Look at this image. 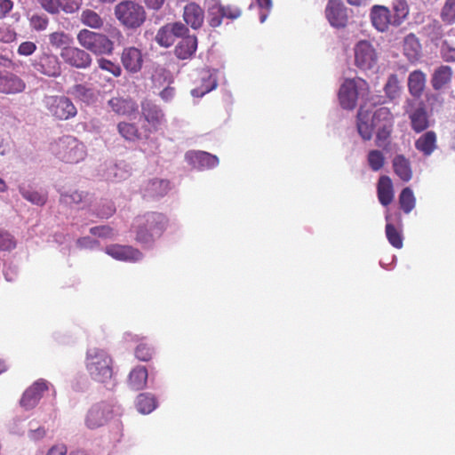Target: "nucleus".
<instances>
[{
  "mask_svg": "<svg viewBox=\"0 0 455 455\" xmlns=\"http://www.w3.org/2000/svg\"><path fill=\"white\" fill-rule=\"evenodd\" d=\"M394 116L388 108L381 107L374 111L361 107L357 115V130L364 140H369L376 131L377 144L381 146L389 137Z\"/></svg>",
  "mask_w": 455,
  "mask_h": 455,
  "instance_id": "f257e3e1",
  "label": "nucleus"
},
{
  "mask_svg": "<svg viewBox=\"0 0 455 455\" xmlns=\"http://www.w3.org/2000/svg\"><path fill=\"white\" fill-rule=\"evenodd\" d=\"M168 226V218L160 212H149L137 216L132 226L135 240L146 248L153 246Z\"/></svg>",
  "mask_w": 455,
  "mask_h": 455,
  "instance_id": "f03ea898",
  "label": "nucleus"
},
{
  "mask_svg": "<svg viewBox=\"0 0 455 455\" xmlns=\"http://www.w3.org/2000/svg\"><path fill=\"white\" fill-rule=\"evenodd\" d=\"M113 359L105 349L90 347L86 351L84 365L91 379L102 384H109L113 379Z\"/></svg>",
  "mask_w": 455,
  "mask_h": 455,
  "instance_id": "7ed1b4c3",
  "label": "nucleus"
},
{
  "mask_svg": "<svg viewBox=\"0 0 455 455\" xmlns=\"http://www.w3.org/2000/svg\"><path fill=\"white\" fill-rule=\"evenodd\" d=\"M369 94L368 83L360 77L347 78L340 85L339 101L345 109H354L357 100H366Z\"/></svg>",
  "mask_w": 455,
  "mask_h": 455,
  "instance_id": "20e7f679",
  "label": "nucleus"
},
{
  "mask_svg": "<svg viewBox=\"0 0 455 455\" xmlns=\"http://www.w3.org/2000/svg\"><path fill=\"white\" fill-rule=\"evenodd\" d=\"M117 20L128 29H136L146 20V12L142 5L135 1L124 0L115 7Z\"/></svg>",
  "mask_w": 455,
  "mask_h": 455,
  "instance_id": "39448f33",
  "label": "nucleus"
},
{
  "mask_svg": "<svg viewBox=\"0 0 455 455\" xmlns=\"http://www.w3.org/2000/svg\"><path fill=\"white\" fill-rule=\"evenodd\" d=\"M52 151L66 163H78L86 156L85 146L73 136H63L52 145Z\"/></svg>",
  "mask_w": 455,
  "mask_h": 455,
  "instance_id": "423d86ee",
  "label": "nucleus"
},
{
  "mask_svg": "<svg viewBox=\"0 0 455 455\" xmlns=\"http://www.w3.org/2000/svg\"><path fill=\"white\" fill-rule=\"evenodd\" d=\"M79 44L96 55L111 54L114 50L113 42L105 35L82 29L77 34Z\"/></svg>",
  "mask_w": 455,
  "mask_h": 455,
  "instance_id": "0eeeda50",
  "label": "nucleus"
},
{
  "mask_svg": "<svg viewBox=\"0 0 455 455\" xmlns=\"http://www.w3.org/2000/svg\"><path fill=\"white\" fill-rule=\"evenodd\" d=\"M354 63L363 72L374 73L378 68L379 54L373 44L367 40H360L354 46Z\"/></svg>",
  "mask_w": 455,
  "mask_h": 455,
  "instance_id": "6e6552de",
  "label": "nucleus"
},
{
  "mask_svg": "<svg viewBox=\"0 0 455 455\" xmlns=\"http://www.w3.org/2000/svg\"><path fill=\"white\" fill-rule=\"evenodd\" d=\"M43 103L48 114L59 120H68L77 114V109L71 100L63 95L45 96Z\"/></svg>",
  "mask_w": 455,
  "mask_h": 455,
  "instance_id": "1a4fd4ad",
  "label": "nucleus"
},
{
  "mask_svg": "<svg viewBox=\"0 0 455 455\" xmlns=\"http://www.w3.org/2000/svg\"><path fill=\"white\" fill-rule=\"evenodd\" d=\"M120 407L109 403H99L92 405L85 418V425L91 429L100 427L107 424L114 416L120 413Z\"/></svg>",
  "mask_w": 455,
  "mask_h": 455,
  "instance_id": "9d476101",
  "label": "nucleus"
},
{
  "mask_svg": "<svg viewBox=\"0 0 455 455\" xmlns=\"http://www.w3.org/2000/svg\"><path fill=\"white\" fill-rule=\"evenodd\" d=\"M32 67L41 75L57 78L62 72L61 62L52 53H43L31 62Z\"/></svg>",
  "mask_w": 455,
  "mask_h": 455,
  "instance_id": "9b49d317",
  "label": "nucleus"
},
{
  "mask_svg": "<svg viewBox=\"0 0 455 455\" xmlns=\"http://www.w3.org/2000/svg\"><path fill=\"white\" fill-rule=\"evenodd\" d=\"M188 33V28L181 22L166 24L159 28L156 36V43L163 47L172 46L176 38L184 36Z\"/></svg>",
  "mask_w": 455,
  "mask_h": 455,
  "instance_id": "f8f14e48",
  "label": "nucleus"
},
{
  "mask_svg": "<svg viewBox=\"0 0 455 455\" xmlns=\"http://www.w3.org/2000/svg\"><path fill=\"white\" fill-rule=\"evenodd\" d=\"M26 82L18 75L5 69H0V93L16 95L25 92Z\"/></svg>",
  "mask_w": 455,
  "mask_h": 455,
  "instance_id": "ddd939ff",
  "label": "nucleus"
},
{
  "mask_svg": "<svg viewBox=\"0 0 455 455\" xmlns=\"http://www.w3.org/2000/svg\"><path fill=\"white\" fill-rule=\"evenodd\" d=\"M60 55L66 64L76 68L84 69L90 67L92 63L91 55L84 50L77 47L69 45L68 48L60 51Z\"/></svg>",
  "mask_w": 455,
  "mask_h": 455,
  "instance_id": "4468645a",
  "label": "nucleus"
},
{
  "mask_svg": "<svg viewBox=\"0 0 455 455\" xmlns=\"http://www.w3.org/2000/svg\"><path fill=\"white\" fill-rule=\"evenodd\" d=\"M171 189L170 182L163 179H150L140 187V194L146 199H159L167 195Z\"/></svg>",
  "mask_w": 455,
  "mask_h": 455,
  "instance_id": "2eb2a0df",
  "label": "nucleus"
},
{
  "mask_svg": "<svg viewBox=\"0 0 455 455\" xmlns=\"http://www.w3.org/2000/svg\"><path fill=\"white\" fill-rule=\"evenodd\" d=\"M325 15L334 28H344L347 25V8L341 0H329L325 8Z\"/></svg>",
  "mask_w": 455,
  "mask_h": 455,
  "instance_id": "dca6fc26",
  "label": "nucleus"
},
{
  "mask_svg": "<svg viewBox=\"0 0 455 455\" xmlns=\"http://www.w3.org/2000/svg\"><path fill=\"white\" fill-rule=\"evenodd\" d=\"M105 252L120 261L138 262L143 259L140 251L128 245L111 244L105 248Z\"/></svg>",
  "mask_w": 455,
  "mask_h": 455,
  "instance_id": "f3484780",
  "label": "nucleus"
},
{
  "mask_svg": "<svg viewBox=\"0 0 455 455\" xmlns=\"http://www.w3.org/2000/svg\"><path fill=\"white\" fill-rule=\"evenodd\" d=\"M185 159L197 170L210 169L219 164V158L205 151H188L185 155Z\"/></svg>",
  "mask_w": 455,
  "mask_h": 455,
  "instance_id": "a211bd4d",
  "label": "nucleus"
},
{
  "mask_svg": "<svg viewBox=\"0 0 455 455\" xmlns=\"http://www.w3.org/2000/svg\"><path fill=\"white\" fill-rule=\"evenodd\" d=\"M370 19L373 28L379 32H387L393 26L390 10L384 5H373L371 8Z\"/></svg>",
  "mask_w": 455,
  "mask_h": 455,
  "instance_id": "6ab92c4d",
  "label": "nucleus"
},
{
  "mask_svg": "<svg viewBox=\"0 0 455 455\" xmlns=\"http://www.w3.org/2000/svg\"><path fill=\"white\" fill-rule=\"evenodd\" d=\"M408 114L411 129L417 132H422L430 126V120L427 111L422 103H419L411 109H405Z\"/></svg>",
  "mask_w": 455,
  "mask_h": 455,
  "instance_id": "aec40b11",
  "label": "nucleus"
},
{
  "mask_svg": "<svg viewBox=\"0 0 455 455\" xmlns=\"http://www.w3.org/2000/svg\"><path fill=\"white\" fill-rule=\"evenodd\" d=\"M48 389V382L38 379L33 383L23 394L20 404L26 410L34 408L41 399L44 391Z\"/></svg>",
  "mask_w": 455,
  "mask_h": 455,
  "instance_id": "412c9836",
  "label": "nucleus"
},
{
  "mask_svg": "<svg viewBox=\"0 0 455 455\" xmlns=\"http://www.w3.org/2000/svg\"><path fill=\"white\" fill-rule=\"evenodd\" d=\"M121 61L127 71L131 73L139 72L143 64L141 51L134 46L124 48L121 55Z\"/></svg>",
  "mask_w": 455,
  "mask_h": 455,
  "instance_id": "4be33fe9",
  "label": "nucleus"
},
{
  "mask_svg": "<svg viewBox=\"0 0 455 455\" xmlns=\"http://www.w3.org/2000/svg\"><path fill=\"white\" fill-rule=\"evenodd\" d=\"M68 93L76 100L89 105L97 101L100 91L92 84H77L68 90Z\"/></svg>",
  "mask_w": 455,
  "mask_h": 455,
  "instance_id": "5701e85b",
  "label": "nucleus"
},
{
  "mask_svg": "<svg viewBox=\"0 0 455 455\" xmlns=\"http://www.w3.org/2000/svg\"><path fill=\"white\" fill-rule=\"evenodd\" d=\"M131 167L124 162L106 164L103 170V178L111 182H119L128 179L131 175Z\"/></svg>",
  "mask_w": 455,
  "mask_h": 455,
  "instance_id": "b1692460",
  "label": "nucleus"
},
{
  "mask_svg": "<svg viewBox=\"0 0 455 455\" xmlns=\"http://www.w3.org/2000/svg\"><path fill=\"white\" fill-rule=\"evenodd\" d=\"M141 112L145 120L156 130L165 122L162 108L150 100L142 101Z\"/></svg>",
  "mask_w": 455,
  "mask_h": 455,
  "instance_id": "393cba45",
  "label": "nucleus"
},
{
  "mask_svg": "<svg viewBox=\"0 0 455 455\" xmlns=\"http://www.w3.org/2000/svg\"><path fill=\"white\" fill-rule=\"evenodd\" d=\"M183 19L193 29H198L204 23V12L197 4L189 3L184 7Z\"/></svg>",
  "mask_w": 455,
  "mask_h": 455,
  "instance_id": "a878e982",
  "label": "nucleus"
},
{
  "mask_svg": "<svg viewBox=\"0 0 455 455\" xmlns=\"http://www.w3.org/2000/svg\"><path fill=\"white\" fill-rule=\"evenodd\" d=\"M415 148L424 156H430L437 148V136L434 131H427L415 140Z\"/></svg>",
  "mask_w": 455,
  "mask_h": 455,
  "instance_id": "bb28decb",
  "label": "nucleus"
},
{
  "mask_svg": "<svg viewBox=\"0 0 455 455\" xmlns=\"http://www.w3.org/2000/svg\"><path fill=\"white\" fill-rule=\"evenodd\" d=\"M175 47V55L180 60H187L193 56L197 49L196 36L185 35Z\"/></svg>",
  "mask_w": 455,
  "mask_h": 455,
  "instance_id": "cd10ccee",
  "label": "nucleus"
},
{
  "mask_svg": "<svg viewBox=\"0 0 455 455\" xmlns=\"http://www.w3.org/2000/svg\"><path fill=\"white\" fill-rule=\"evenodd\" d=\"M108 107L117 115L130 116L137 111L136 103L131 99L114 97L108 101Z\"/></svg>",
  "mask_w": 455,
  "mask_h": 455,
  "instance_id": "c85d7f7f",
  "label": "nucleus"
},
{
  "mask_svg": "<svg viewBox=\"0 0 455 455\" xmlns=\"http://www.w3.org/2000/svg\"><path fill=\"white\" fill-rule=\"evenodd\" d=\"M378 198L383 206H387L394 199L393 183L387 176H381L379 180Z\"/></svg>",
  "mask_w": 455,
  "mask_h": 455,
  "instance_id": "c756f323",
  "label": "nucleus"
},
{
  "mask_svg": "<svg viewBox=\"0 0 455 455\" xmlns=\"http://www.w3.org/2000/svg\"><path fill=\"white\" fill-rule=\"evenodd\" d=\"M162 78L164 79V81L169 82L170 74L168 72H166L164 69H160V70L156 71V73L153 75V77H152L155 87L162 85V83H161ZM159 96L164 101L170 102L171 100H172V99L175 96V89L173 87L170 86V84H168L159 92Z\"/></svg>",
  "mask_w": 455,
  "mask_h": 455,
  "instance_id": "7c9ffc66",
  "label": "nucleus"
},
{
  "mask_svg": "<svg viewBox=\"0 0 455 455\" xmlns=\"http://www.w3.org/2000/svg\"><path fill=\"white\" fill-rule=\"evenodd\" d=\"M148 373L145 366H136L128 377V385L133 390H142L146 387Z\"/></svg>",
  "mask_w": 455,
  "mask_h": 455,
  "instance_id": "2f4dec72",
  "label": "nucleus"
},
{
  "mask_svg": "<svg viewBox=\"0 0 455 455\" xmlns=\"http://www.w3.org/2000/svg\"><path fill=\"white\" fill-rule=\"evenodd\" d=\"M453 72L449 66H441L437 68L431 78V84L435 90L444 88L451 81Z\"/></svg>",
  "mask_w": 455,
  "mask_h": 455,
  "instance_id": "473e14b6",
  "label": "nucleus"
},
{
  "mask_svg": "<svg viewBox=\"0 0 455 455\" xmlns=\"http://www.w3.org/2000/svg\"><path fill=\"white\" fill-rule=\"evenodd\" d=\"M426 75L420 70H414L409 75L408 88L414 97H420L426 86Z\"/></svg>",
  "mask_w": 455,
  "mask_h": 455,
  "instance_id": "72a5a7b5",
  "label": "nucleus"
},
{
  "mask_svg": "<svg viewBox=\"0 0 455 455\" xmlns=\"http://www.w3.org/2000/svg\"><path fill=\"white\" fill-rule=\"evenodd\" d=\"M395 174L403 181H409L412 177L410 161L402 155L396 156L393 160Z\"/></svg>",
  "mask_w": 455,
  "mask_h": 455,
  "instance_id": "f704fd0d",
  "label": "nucleus"
},
{
  "mask_svg": "<svg viewBox=\"0 0 455 455\" xmlns=\"http://www.w3.org/2000/svg\"><path fill=\"white\" fill-rule=\"evenodd\" d=\"M202 85L191 91L193 97H203L204 94L212 92L217 87V78L210 71H205L201 76Z\"/></svg>",
  "mask_w": 455,
  "mask_h": 455,
  "instance_id": "c9c22d12",
  "label": "nucleus"
},
{
  "mask_svg": "<svg viewBox=\"0 0 455 455\" xmlns=\"http://www.w3.org/2000/svg\"><path fill=\"white\" fill-rule=\"evenodd\" d=\"M205 5L209 15L210 25L213 28L220 26L223 19L222 12H224V6L221 5L220 1L207 0Z\"/></svg>",
  "mask_w": 455,
  "mask_h": 455,
  "instance_id": "e433bc0d",
  "label": "nucleus"
},
{
  "mask_svg": "<svg viewBox=\"0 0 455 455\" xmlns=\"http://www.w3.org/2000/svg\"><path fill=\"white\" fill-rule=\"evenodd\" d=\"M18 189L22 197L33 204L41 206L46 203L47 194L44 191L34 190L24 184L19 185Z\"/></svg>",
  "mask_w": 455,
  "mask_h": 455,
  "instance_id": "4c0bfd02",
  "label": "nucleus"
},
{
  "mask_svg": "<svg viewBox=\"0 0 455 455\" xmlns=\"http://www.w3.org/2000/svg\"><path fill=\"white\" fill-rule=\"evenodd\" d=\"M136 407L140 413L148 414L157 407V402L154 395L142 393L137 397Z\"/></svg>",
  "mask_w": 455,
  "mask_h": 455,
  "instance_id": "58836bf2",
  "label": "nucleus"
},
{
  "mask_svg": "<svg viewBox=\"0 0 455 455\" xmlns=\"http://www.w3.org/2000/svg\"><path fill=\"white\" fill-rule=\"evenodd\" d=\"M47 37L50 45L55 49H60V51L68 48L73 43V37L64 31L50 33Z\"/></svg>",
  "mask_w": 455,
  "mask_h": 455,
  "instance_id": "ea45409f",
  "label": "nucleus"
},
{
  "mask_svg": "<svg viewBox=\"0 0 455 455\" xmlns=\"http://www.w3.org/2000/svg\"><path fill=\"white\" fill-rule=\"evenodd\" d=\"M386 235L388 242L395 248L400 249L403 247V236L401 230L395 228L390 220V214L386 213Z\"/></svg>",
  "mask_w": 455,
  "mask_h": 455,
  "instance_id": "a19ab883",
  "label": "nucleus"
},
{
  "mask_svg": "<svg viewBox=\"0 0 455 455\" xmlns=\"http://www.w3.org/2000/svg\"><path fill=\"white\" fill-rule=\"evenodd\" d=\"M393 14H391L393 26H400L409 14V6L404 0H395L393 3Z\"/></svg>",
  "mask_w": 455,
  "mask_h": 455,
  "instance_id": "79ce46f5",
  "label": "nucleus"
},
{
  "mask_svg": "<svg viewBox=\"0 0 455 455\" xmlns=\"http://www.w3.org/2000/svg\"><path fill=\"white\" fill-rule=\"evenodd\" d=\"M403 52L410 60L418 59L420 52V44L413 34H410L404 38Z\"/></svg>",
  "mask_w": 455,
  "mask_h": 455,
  "instance_id": "37998d69",
  "label": "nucleus"
},
{
  "mask_svg": "<svg viewBox=\"0 0 455 455\" xmlns=\"http://www.w3.org/2000/svg\"><path fill=\"white\" fill-rule=\"evenodd\" d=\"M80 20L84 26L90 27L93 29H99L104 24L103 19L100 15L90 9H86L82 12Z\"/></svg>",
  "mask_w": 455,
  "mask_h": 455,
  "instance_id": "c03bdc74",
  "label": "nucleus"
},
{
  "mask_svg": "<svg viewBox=\"0 0 455 455\" xmlns=\"http://www.w3.org/2000/svg\"><path fill=\"white\" fill-rule=\"evenodd\" d=\"M402 87L400 85V81L398 79L397 75L392 74L388 76L387 83L384 85V92L386 97L394 100L400 97Z\"/></svg>",
  "mask_w": 455,
  "mask_h": 455,
  "instance_id": "a18cd8bd",
  "label": "nucleus"
},
{
  "mask_svg": "<svg viewBox=\"0 0 455 455\" xmlns=\"http://www.w3.org/2000/svg\"><path fill=\"white\" fill-rule=\"evenodd\" d=\"M416 199L412 190L405 188L399 196V204L405 213H410L415 207Z\"/></svg>",
  "mask_w": 455,
  "mask_h": 455,
  "instance_id": "49530a36",
  "label": "nucleus"
},
{
  "mask_svg": "<svg viewBox=\"0 0 455 455\" xmlns=\"http://www.w3.org/2000/svg\"><path fill=\"white\" fill-rule=\"evenodd\" d=\"M118 132L127 140H135L138 139V129L137 127L129 123L121 122L117 125Z\"/></svg>",
  "mask_w": 455,
  "mask_h": 455,
  "instance_id": "de8ad7c7",
  "label": "nucleus"
},
{
  "mask_svg": "<svg viewBox=\"0 0 455 455\" xmlns=\"http://www.w3.org/2000/svg\"><path fill=\"white\" fill-rule=\"evenodd\" d=\"M441 19L446 24L455 22V0H446L441 11Z\"/></svg>",
  "mask_w": 455,
  "mask_h": 455,
  "instance_id": "09e8293b",
  "label": "nucleus"
},
{
  "mask_svg": "<svg viewBox=\"0 0 455 455\" xmlns=\"http://www.w3.org/2000/svg\"><path fill=\"white\" fill-rule=\"evenodd\" d=\"M385 163V157L381 151L371 150L368 154V164L372 171H379Z\"/></svg>",
  "mask_w": 455,
  "mask_h": 455,
  "instance_id": "8fccbe9b",
  "label": "nucleus"
},
{
  "mask_svg": "<svg viewBox=\"0 0 455 455\" xmlns=\"http://www.w3.org/2000/svg\"><path fill=\"white\" fill-rule=\"evenodd\" d=\"M254 3L257 4L258 8L259 9V21L261 23H263L267 20L269 12L272 9L273 2H272V0H254L251 4L250 8L252 7Z\"/></svg>",
  "mask_w": 455,
  "mask_h": 455,
  "instance_id": "3c124183",
  "label": "nucleus"
},
{
  "mask_svg": "<svg viewBox=\"0 0 455 455\" xmlns=\"http://www.w3.org/2000/svg\"><path fill=\"white\" fill-rule=\"evenodd\" d=\"M15 247L14 237L9 232L0 229V251H12Z\"/></svg>",
  "mask_w": 455,
  "mask_h": 455,
  "instance_id": "603ef678",
  "label": "nucleus"
},
{
  "mask_svg": "<svg viewBox=\"0 0 455 455\" xmlns=\"http://www.w3.org/2000/svg\"><path fill=\"white\" fill-rule=\"evenodd\" d=\"M49 20L44 15L34 14L30 18V26L36 31H44L47 28Z\"/></svg>",
  "mask_w": 455,
  "mask_h": 455,
  "instance_id": "864d4df0",
  "label": "nucleus"
},
{
  "mask_svg": "<svg viewBox=\"0 0 455 455\" xmlns=\"http://www.w3.org/2000/svg\"><path fill=\"white\" fill-rule=\"evenodd\" d=\"M83 200V194L78 191L65 192L60 195V202L67 204L72 205L80 203Z\"/></svg>",
  "mask_w": 455,
  "mask_h": 455,
  "instance_id": "5fc2aeb1",
  "label": "nucleus"
},
{
  "mask_svg": "<svg viewBox=\"0 0 455 455\" xmlns=\"http://www.w3.org/2000/svg\"><path fill=\"white\" fill-rule=\"evenodd\" d=\"M98 64H99V67L102 70L108 71L115 76L117 77V76H121V73H122L121 68L118 65L112 62L111 60L101 58V59L98 60Z\"/></svg>",
  "mask_w": 455,
  "mask_h": 455,
  "instance_id": "6e6d98bb",
  "label": "nucleus"
},
{
  "mask_svg": "<svg viewBox=\"0 0 455 455\" xmlns=\"http://www.w3.org/2000/svg\"><path fill=\"white\" fill-rule=\"evenodd\" d=\"M153 354V349L146 343H140L135 348V356L140 361H148Z\"/></svg>",
  "mask_w": 455,
  "mask_h": 455,
  "instance_id": "4d7b16f0",
  "label": "nucleus"
},
{
  "mask_svg": "<svg viewBox=\"0 0 455 455\" xmlns=\"http://www.w3.org/2000/svg\"><path fill=\"white\" fill-rule=\"evenodd\" d=\"M42 8L52 14H57L60 11V0H38Z\"/></svg>",
  "mask_w": 455,
  "mask_h": 455,
  "instance_id": "13d9d810",
  "label": "nucleus"
},
{
  "mask_svg": "<svg viewBox=\"0 0 455 455\" xmlns=\"http://www.w3.org/2000/svg\"><path fill=\"white\" fill-rule=\"evenodd\" d=\"M81 2L78 0H60V10L66 13H74L80 9Z\"/></svg>",
  "mask_w": 455,
  "mask_h": 455,
  "instance_id": "bf43d9fd",
  "label": "nucleus"
},
{
  "mask_svg": "<svg viewBox=\"0 0 455 455\" xmlns=\"http://www.w3.org/2000/svg\"><path fill=\"white\" fill-rule=\"evenodd\" d=\"M36 48L34 42L26 41L19 45L17 52L20 56H30L36 51Z\"/></svg>",
  "mask_w": 455,
  "mask_h": 455,
  "instance_id": "052dcab7",
  "label": "nucleus"
},
{
  "mask_svg": "<svg viewBox=\"0 0 455 455\" xmlns=\"http://www.w3.org/2000/svg\"><path fill=\"white\" fill-rule=\"evenodd\" d=\"M90 233L103 238L112 237L114 235L113 229L108 226L93 227L90 229Z\"/></svg>",
  "mask_w": 455,
  "mask_h": 455,
  "instance_id": "680f3d73",
  "label": "nucleus"
},
{
  "mask_svg": "<svg viewBox=\"0 0 455 455\" xmlns=\"http://www.w3.org/2000/svg\"><path fill=\"white\" fill-rule=\"evenodd\" d=\"M76 244L81 249H95L99 246V242L91 237L85 236L77 240Z\"/></svg>",
  "mask_w": 455,
  "mask_h": 455,
  "instance_id": "e2e57ef3",
  "label": "nucleus"
},
{
  "mask_svg": "<svg viewBox=\"0 0 455 455\" xmlns=\"http://www.w3.org/2000/svg\"><path fill=\"white\" fill-rule=\"evenodd\" d=\"M17 39V33L10 28L0 30V41L5 44L14 42Z\"/></svg>",
  "mask_w": 455,
  "mask_h": 455,
  "instance_id": "0e129e2a",
  "label": "nucleus"
},
{
  "mask_svg": "<svg viewBox=\"0 0 455 455\" xmlns=\"http://www.w3.org/2000/svg\"><path fill=\"white\" fill-rule=\"evenodd\" d=\"M241 11L236 7L232 6H224V12H222L223 18H228L230 20H235L240 17Z\"/></svg>",
  "mask_w": 455,
  "mask_h": 455,
  "instance_id": "69168bd1",
  "label": "nucleus"
},
{
  "mask_svg": "<svg viewBox=\"0 0 455 455\" xmlns=\"http://www.w3.org/2000/svg\"><path fill=\"white\" fill-rule=\"evenodd\" d=\"M442 57L445 61H454L455 48H451L449 45H443L442 47Z\"/></svg>",
  "mask_w": 455,
  "mask_h": 455,
  "instance_id": "338daca9",
  "label": "nucleus"
},
{
  "mask_svg": "<svg viewBox=\"0 0 455 455\" xmlns=\"http://www.w3.org/2000/svg\"><path fill=\"white\" fill-rule=\"evenodd\" d=\"M68 449L66 445L60 443L53 445L49 449L46 455H67Z\"/></svg>",
  "mask_w": 455,
  "mask_h": 455,
  "instance_id": "774afa93",
  "label": "nucleus"
}]
</instances>
